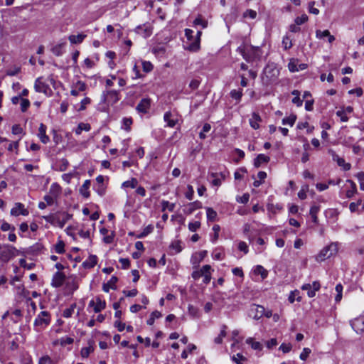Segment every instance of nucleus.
Returning a JSON list of instances; mask_svg holds the SVG:
<instances>
[{"mask_svg":"<svg viewBox=\"0 0 364 364\" xmlns=\"http://www.w3.org/2000/svg\"><path fill=\"white\" fill-rule=\"evenodd\" d=\"M279 73V70L274 63L267 64L262 74V84L266 86L273 84L277 80Z\"/></svg>","mask_w":364,"mask_h":364,"instance_id":"f257e3e1","label":"nucleus"},{"mask_svg":"<svg viewBox=\"0 0 364 364\" xmlns=\"http://www.w3.org/2000/svg\"><path fill=\"white\" fill-rule=\"evenodd\" d=\"M51 314L48 311L39 312L34 319L33 329L37 333L44 331L51 323Z\"/></svg>","mask_w":364,"mask_h":364,"instance_id":"f03ea898","label":"nucleus"},{"mask_svg":"<svg viewBox=\"0 0 364 364\" xmlns=\"http://www.w3.org/2000/svg\"><path fill=\"white\" fill-rule=\"evenodd\" d=\"M237 51L247 62H252L257 59H259L262 55L260 48L252 46L248 47L240 46L237 48Z\"/></svg>","mask_w":364,"mask_h":364,"instance_id":"7ed1b4c3","label":"nucleus"},{"mask_svg":"<svg viewBox=\"0 0 364 364\" xmlns=\"http://www.w3.org/2000/svg\"><path fill=\"white\" fill-rule=\"evenodd\" d=\"M338 252V245L336 243H331L330 245L324 247L319 253L316 255V259L317 262H323L333 255H336Z\"/></svg>","mask_w":364,"mask_h":364,"instance_id":"20e7f679","label":"nucleus"},{"mask_svg":"<svg viewBox=\"0 0 364 364\" xmlns=\"http://www.w3.org/2000/svg\"><path fill=\"white\" fill-rule=\"evenodd\" d=\"M119 100V92L117 90H105L101 96V102L107 105H114Z\"/></svg>","mask_w":364,"mask_h":364,"instance_id":"39448f33","label":"nucleus"},{"mask_svg":"<svg viewBox=\"0 0 364 364\" xmlns=\"http://www.w3.org/2000/svg\"><path fill=\"white\" fill-rule=\"evenodd\" d=\"M17 250L16 247L9 245H0V260L6 262L16 255Z\"/></svg>","mask_w":364,"mask_h":364,"instance_id":"423d86ee","label":"nucleus"},{"mask_svg":"<svg viewBox=\"0 0 364 364\" xmlns=\"http://www.w3.org/2000/svg\"><path fill=\"white\" fill-rule=\"evenodd\" d=\"M209 176L213 178V186H220L222 181L229 176V171L224 168L223 171L221 170L220 172H211L209 173Z\"/></svg>","mask_w":364,"mask_h":364,"instance_id":"0eeeda50","label":"nucleus"},{"mask_svg":"<svg viewBox=\"0 0 364 364\" xmlns=\"http://www.w3.org/2000/svg\"><path fill=\"white\" fill-rule=\"evenodd\" d=\"M250 316L252 317L255 320H259L262 316H264V307L261 305L257 304H252L250 306V311H249Z\"/></svg>","mask_w":364,"mask_h":364,"instance_id":"6e6552de","label":"nucleus"},{"mask_svg":"<svg viewBox=\"0 0 364 364\" xmlns=\"http://www.w3.org/2000/svg\"><path fill=\"white\" fill-rule=\"evenodd\" d=\"M164 120L167 124V127L173 128L178 122L179 117L175 112H166L164 115Z\"/></svg>","mask_w":364,"mask_h":364,"instance_id":"1a4fd4ad","label":"nucleus"},{"mask_svg":"<svg viewBox=\"0 0 364 364\" xmlns=\"http://www.w3.org/2000/svg\"><path fill=\"white\" fill-rule=\"evenodd\" d=\"M321 285L320 283L317 281H315L311 284H304L301 287L302 290L307 291V295L309 297L312 298L316 295V292L320 289Z\"/></svg>","mask_w":364,"mask_h":364,"instance_id":"9d476101","label":"nucleus"},{"mask_svg":"<svg viewBox=\"0 0 364 364\" xmlns=\"http://www.w3.org/2000/svg\"><path fill=\"white\" fill-rule=\"evenodd\" d=\"M96 183L93 186V190L100 196H102L105 193L106 186L105 185V178L102 175L97 176Z\"/></svg>","mask_w":364,"mask_h":364,"instance_id":"9b49d317","label":"nucleus"},{"mask_svg":"<svg viewBox=\"0 0 364 364\" xmlns=\"http://www.w3.org/2000/svg\"><path fill=\"white\" fill-rule=\"evenodd\" d=\"M34 89L36 92H42L45 95H48V92L50 91L49 85L43 80L42 77H39L36 80Z\"/></svg>","mask_w":364,"mask_h":364,"instance_id":"f8f14e48","label":"nucleus"},{"mask_svg":"<svg viewBox=\"0 0 364 364\" xmlns=\"http://www.w3.org/2000/svg\"><path fill=\"white\" fill-rule=\"evenodd\" d=\"M350 326L357 333H362L364 331V315H360L350 321Z\"/></svg>","mask_w":364,"mask_h":364,"instance_id":"ddd939ff","label":"nucleus"},{"mask_svg":"<svg viewBox=\"0 0 364 364\" xmlns=\"http://www.w3.org/2000/svg\"><path fill=\"white\" fill-rule=\"evenodd\" d=\"M135 32L143 38H148L152 34V27L149 23H144L136 26Z\"/></svg>","mask_w":364,"mask_h":364,"instance_id":"4468645a","label":"nucleus"},{"mask_svg":"<svg viewBox=\"0 0 364 364\" xmlns=\"http://www.w3.org/2000/svg\"><path fill=\"white\" fill-rule=\"evenodd\" d=\"M28 214V210L25 208L24 205L21 203H16L14 206L11 210V215L15 217L19 216L21 215L26 216Z\"/></svg>","mask_w":364,"mask_h":364,"instance_id":"2eb2a0df","label":"nucleus"},{"mask_svg":"<svg viewBox=\"0 0 364 364\" xmlns=\"http://www.w3.org/2000/svg\"><path fill=\"white\" fill-rule=\"evenodd\" d=\"M65 280V275L61 272H56L52 277L51 286L55 288H59L63 286Z\"/></svg>","mask_w":364,"mask_h":364,"instance_id":"dca6fc26","label":"nucleus"},{"mask_svg":"<svg viewBox=\"0 0 364 364\" xmlns=\"http://www.w3.org/2000/svg\"><path fill=\"white\" fill-rule=\"evenodd\" d=\"M89 307H93V310L95 313H99L106 307V303L105 301H102L100 299H97L95 301L91 300L89 302Z\"/></svg>","mask_w":364,"mask_h":364,"instance_id":"f3484780","label":"nucleus"},{"mask_svg":"<svg viewBox=\"0 0 364 364\" xmlns=\"http://www.w3.org/2000/svg\"><path fill=\"white\" fill-rule=\"evenodd\" d=\"M261 121V117L256 112H253L249 119L250 125L254 129H258L259 128V122Z\"/></svg>","mask_w":364,"mask_h":364,"instance_id":"a211bd4d","label":"nucleus"},{"mask_svg":"<svg viewBox=\"0 0 364 364\" xmlns=\"http://www.w3.org/2000/svg\"><path fill=\"white\" fill-rule=\"evenodd\" d=\"M38 136L43 144H47L50 140L49 136L46 135V126L43 123L39 126Z\"/></svg>","mask_w":364,"mask_h":364,"instance_id":"6ab92c4d","label":"nucleus"},{"mask_svg":"<svg viewBox=\"0 0 364 364\" xmlns=\"http://www.w3.org/2000/svg\"><path fill=\"white\" fill-rule=\"evenodd\" d=\"M97 257L96 255H91L82 262V265L85 269H92L97 264Z\"/></svg>","mask_w":364,"mask_h":364,"instance_id":"aec40b11","label":"nucleus"},{"mask_svg":"<svg viewBox=\"0 0 364 364\" xmlns=\"http://www.w3.org/2000/svg\"><path fill=\"white\" fill-rule=\"evenodd\" d=\"M270 161V158L263 154H258L254 159V166L256 168L260 167L263 164H267Z\"/></svg>","mask_w":364,"mask_h":364,"instance_id":"412c9836","label":"nucleus"},{"mask_svg":"<svg viewBox=\"0 0 364 364\" xmlns=\"http://www.w3.org/2000/svg\"><path fill=\"white\" fill-rule=\"evenodd\" d=\"M118 279L115 276H112L110 279L106 283L103 284L102 290L105 292H109V289H116V283L117 282Z\"/></svg>","mask_w":364,"mask_h":364,"instance_id":"4be33fe9","label":"nucleus"},{"mask_svg":"<svg viewBox=\"0 0 364 364\" xmlns=\"http://www.w3.org/2000/svg\"><path fill=\"white\" fill-rule=\"evenodd\" d=\"M182 242L180 240H176L169 245V251L171 255H176L181 252L183 250Z\"/></svg>","mask_w":364,"mask_h":364,"instance_id":"5701e85b","label":"nucleus"},{"mask_svg":"<svg viewBox=\"0 0 364 364\" xmlns=\"http://www.w3.org/2000/svg\"><path fill=\"white\" fill-rule=\"evenodd\" d=\"M91 185L90 180H85L80 188V193L85 198H88L90 196L89 188Z\"/></svg>","mask_w":364,"mask_h":364,"instance_id":"b1692460","label":"nucleus"},{"mask_svg":"<svg viewBox=\"0 0 364 364\" xmlns=\"http://www.w3.org/2000/svg\"><path fill=\"white\" fill-rule=\"evenodd\" d=\"M150 107V100L146 98L142 99L136 106L139 112L146 113Z\"/></svg>","mask_w":364,"mask_h":364,"instance_id":"393cba45","label":"nucleus"},{"mask_svg":"<svg viewBox=\"0 0 364 364\" xmlns=\"http://www.w3.org/2000/svg\"><path fill=\"white\" fill-rule=\"evenodd\" d=\"M346 183H349L350 187L346 191V196L348 198H351L357 193V186L354 181L347 179Z\"/></svg>","mask_w":364,"mask_h":364,"instance_id":"a878e982","label":"nucleus"},{"mask_svg":"<svg viewBox=\"0 0 364 364\" xmlns=\"http://www.w3.org/2000/svg\"><path fill=\"white\" fill-rule=\"evenodd\" d=\"M202 34V32L200 31H197L196 37L193 40V42H191L188 45V49L191 50H197L199 49L200 47V37Z\"/></svg>","mask_w":364,"mask_h":364,"instance_id":"bb28decb","label":"nucleus"},{"mask_svg":"<svg viewBox=\"0 0 364 364\" xmlns=\"http://www.w3.org/2000/svg\"><path fill=\"white\" fill-rule=\"evenodd\" d=\"M61 193V188L57 183L51 184L49 190V195L52 197L58 198Z\"/></svg>","mask_w":364,"mask_h":364,"instance_id":"cd10ccee","label":"nucleus"},{"mask_svg":"<svg viewBox=\"0 0 364 364\" xmlns=\"http://www.w3.org/2000/svg\"><path fill=\"white\" fill-rule=\"evenodd\" d=\"M245 342L247 344L250 345L253 350L259 351L262 350V344L260 342L255 341L253 338H247Z\"/></svg>","mask_w":364,"mask_h":364,"instance_id":"c85d7f7f","label":"nucleus"},{"mask_svg":"<svg viewBox=\"0 0 364 364\" xmlns=\"http://www.w3.org/2000/svg\"><path fill=\"white\" fill-rule=\"evenodd\" d=\"M211 270L212 268L210 265L205 264L203 266V271H205V273L203 274V283L207 284H208L211 280Z\"/></svg>","mask_w":364,"mask_h":364,"instance_id":"c756f323","label":"nucleus"},{"mask_svg":"<svg viewBox=\"0 0 364 364\" xmlns=\"http://www.w3.org/2000/svg\"><path fill=\"white\" fill-rule=\"evenodd\" d=\"M65 45V42L56 44L55 46H54L52 48V49H51L52 53L56 56L62 55L64 53L63 48H64Z\"/></svg>","mask_w":364,"mask_h":364,"instance_id":"7c9ffc66","label":"nucleus"},{"mask_svg":"<svg viewBox=\"0 0 364 364\" xmlns=\"http://www.w3.org/2000/svg\"><path fill=\"white\" fill-rule=\"evenodd\" d=\"M86 35L80 33L77 35H71L69 36L68 39L73 44H78L81 43L83 40L85 38Z\"/></svg>","mask_w":364,"mask_h":364,"instance_id":"2f4dec72","label":"nucleus"},{"mask_svg":"<svg viewBox=\"0 0 364 364\" xmlns=\"http://www.w3.org/2000/svg\"><path fill=\"white\" fill-rule=\"evenodd\" d=\"M320 211V206L319 205H312L310 208V215L311 216L312 221L317 224L318 222V219L317 217L318 213Z\"/></svg>","mask_w":364,"mask_h":364,"instance_id":"473e14b6","label":"nucleus"},{"mask_svg":"<svg viewBox=\"0 0 364 364\" xmlns=\"http://www.w3.org/2000/svg\"><path fill=\"white\" fill-rule=\"evenodd\" d=\"M161 210L163 212L166 211V210H168L170 212H172L174 210V208H175V203H170L169 201L168 200H163L161 203Z\"/></svg>","mask_w":364,"mask_h":364,"instance_id":"72a5a7b5","label":"nucleus"},{"mask_svg":"<svg viewBox=\"0 0 364 364\" xmlns=\"http://www.w3.org/2000/svg\"><path fill=\"white\" fill-rule=\"evenodd\" d=\"M291 94L294 96L292 99V102L297 107H301L303 104V100L300 98V92L297 90H294L291 92Z\"/></svg>","mask_w":364,"mask_h":364,"instance_id":"f704fd0d","label":"nucleus"},{"mask_svg":"<svg viewBox=\"0 0 364 364\" xmlns=\"http://www.w3.org/2000/svg\"><path fill=\"white\" fill-rule=\"evenodd\" d=\"M138 185V181L135 178H132L130 180L126 181L122 183V188H135Z\"/></svg>","mask_w":364,"mask_h":364,"instance_id":"c9c22d12","label":"nucleus"},{"mask_svg":"<svg viewBox=\"0 0 364 364\" xmlns=\"http://www.w3.org/2000/svg\"><path fill=\"white\" fill-rule=\"evenodd\" d=\"M254 272L255 274L260 275L262 279H265L268 275L267 271L261 265L256 266Z\"/></svg>","mask_w":364,"mask_h":364,"instance_id":"e433bc0d","label":"nucleus"},{"mask_svg":"<svg viewBox=\"0 0 364 364\" xmlns=\"http://www.w3.org/2000/svg\"><path fill=\"white\" fill-rule=\"evenodd\" d=\"M90 129L91 126L90 124L81 122L78 124L75 130V134L80 135L82 131L88 132L90 130Z\"/></svg>","mask_w":364,"mask_h":364,"instance_id":"4c0bfd02","label":"nucleus"},{"mask_svg":"<svg viewBox=\"0 0 364 364\" xmlns=\"http://www.w3.org/2000/svg\"><path fill=\"white\" fill-rule=\"evenodd\" d=\"M242 89H239V90H232L230 91V97L233 99V100H235L237 102H239L240 100H241V98L242 97Z\"/></svg>","mask_w":364,"mask_h":364,"instance_id":"58836bf2","label":"nucleus"},{"mask_svg":"<svg viewBox=\"0 0 364 364\" xmlns=\"http://www.w3.org/2000/svg\"><path fill=\"white\" fill-rule=\"evenodd\" d=\"M207 219L209 221H215L217 218V213L212 208L208 207L205 208Z\"/></svg>","mask_w":364,"mask_h":364,"instance_id":"ea45409f","label":"nucleus"},{"mask_svg":"<svg viewBox=\"0 0 364 364\" xmlns=\"http://www.w3.org/2000/svg\"><path fill=\"white\" fill-rule=\"evenodd\" d=\"M161 316L162 314L161 312L158 311H153L151 314L149 318L146 321L147 324L149 326H152L154 323L155 319L159 318L160 317H161Z\"/></svg>","mask_w":364,"mask_h":364,"instance_id":"a19ab883","label":"nucleus"},{"mask_svg":"<svg viewBox=\"0 0 364 364\" xmlns=\"http://www.w3.org/2000/svg\"><path fill=\"white\" fill-rule=\"evenodd\" d=\"M296 119V115L291 114L290 116L284 117L282 119V124L283 125H289L290 127H292L294 124Z\"/></svg>","mask_w":364,"mask_h":364,"instance_id":"79ce46f5","label":"nucleus"},{"mask_svg":"<svg viewBox=\"0 0 364 364\" xmlns=\"http://www.w3.org/2000/svg\"><path fill=\"white\" fill-rule=\"evenodd\" d=\"M298 63L299 60L297 59H291L288 63V68L289 71L291 73L298 72Z\"/></svg>","mask_w":364,"mask_h":364,"instance_id":"37998d69","label":"nucleus"},{"mask_svg":"<svg viewBox=\"0 0 364 364\" xmlns=\"http://www.w3.org/2000/svg\"><path fill=\"white\" fill-rule=\"evenodd\" d=\"M76 308V304H73L69 308L65 309L63 312V316L64 318H70Z\"/></svg>","mask_w":364,"mask_h":364,"instance_id":"c03bdc74","label":"nucleus"},{"mask_svg":"<svg viewBox=\"0 0 364 364\" xmlns=\"http://www.w3.org/2000/svg\"><path fill=\"white\" fill-rule=\"evenodd\" d=\"M90 102L91 100L89 97H86L81 100L79 107L76 106L75 108L78 112L82 111L85 109L87 105H89Z\"/></svg>","mask_w":364,"mask_h":364,"instance_id":"a18cd8bd","label":"nucleus"},{"mask_svg":"<svg viewBox=\"0 0 364 364\" xmlns=\"http://www.w3.org/2000/svg\"><path fill=\"white\" fill-rule=\"evenodd\" d=\"M71 215L68 213H63L62 218H58L57 222L60 228H63L65 223L70 219Z\"/></svg>","mask_w":364,"mask_h":364,"instance_id":"49530a36","label":"nucleus"},{"mask_svg":"<svg viewBox=\"0 0 364 364\" xmlns=\"http://www.w3.org/2000/svg\"><path fill=\"white\" fill-rule=\"evenodd\" d=\"M343 286L341 284H336L335 287V290L337 292L336 296H335L336 302H339L342 299V292H343Z\"/></svg>","mask_w":364,"mask_h":364,"instance_id":"de8ad7c7","label":"nucleus"},{"mask_svg":"<svg viewBox=\"0 0 364 364\" xmlns=\"http://www.w3.org/2000/svg\"><path fill=\"white\" fill-rule=\"evenodd\" d=\"M154 230V226L152 225H149L146 226L143 231L137 236L138 238H143L147 236L149 234L151 233Z\"/></svg>","mask_w":364,"mask_h":364,"instance_id":"09e8293b","label":"nucleus"},{"mask_svg":"<svg viewBox=\"0 0 364 364\" xmlns=\"http://www.w3.org/2000/svg\"><path fill=\"white\" fill-rule=\"evenodd\" d=\"M210 129H211L210 124H209L208 123L205 124L203 125V128H202V130L199 133L200 139H205L206 138V134H205L209 132Z\"/></svg>","mask_w":364,"mask_h":364,"instance_id":"8fccbe9b","label":"nucleus"},{"mask_svg":"<svg viewBox=\"0 0 364 364\" xmlns=\"http://www.w3.org/2000/svg\"><path fill=\"white\" fill-rule=\"evenodd\" d=\"M72 87L78 90V91L83 92L86 90L87 85L84 82L77 80L73 84Z\"/></svg>","mask_w":364,"mask_h":364,"instance_id":"3c124183","label":"nucleus"},{"mask_svg":"<svg viewBox=\"0 0 364 364\" xmlns=\"http://www.w3.org/2000/svg\"><path fill=\"white\" fill-rule=\"evenodd\" d=\"M193 24L194 26H200L202 28H205L208 26V22L206 20L202 18L201 16H199L193 21Z\"/></svg>","mask_w":364,"mask_h":364,"instance_id":"603ef678","label":"nucleus"},{"mask_svg":"<svg viewBox=\"0 0 364 364\" xmlns=\"http://www.w3.org/2000/svg\"><path fill=\"white\" fill-rule=\"evenodd\" d=\"M93 350L94 348L92 346L84 347L80 350V355L82 358H87Z\"/></svg>","mask_w":364,"mask_h":364,"instance_id":"864d4df0","label":"nucleus"},{"mask_svg":"<svg viewBox=\"0 0 364 364\" xmlns=\"http://www.w3.org/2000/svg\"><path fill=\"white\" fill-rule=\"evenodd\" d=\"M142 69L145 73H149L153 70V65L149 61L141 60Z\"/></svg>","mask_w":364,"mask_h":364,"instance_id":"5fc2aeb1","label":"nucleus"},{"mask_svg":"<svg viewBox=\"0 0 364 364\" xmlns=\"http://www.w3.org/2000/svg\"><path fill=\"white\" fill-rule=\"evenodd\" d=\"M132 124V119L124 117L122 119V128L126 131H129L130 129V127Z\"/></svg>","mask_w":364,"mask_h":364,"instance_id":"6e6d98bb","label":"nucleus"},{"mask_svg":"<svg viewBox=\"0 0 364 364\" xmlns=\"http://www.w3.org/2000/svg\"><path fill=\"white\" fill-rule=\"evenodd\" d=\"M188 230L191 232H196L200 228V221L190 222L188 223Z\"/></svg>","mask_w":364,"mask_h":364,"instance_id":"4d7b16f0","label":"nucleus"},{"mask_svg":"<svg viewBox=\"0 0 364 364\" xmlns=\"http://www.w3.org/2000/svg\"><path fill=\"white\" fill-rule=\"evenodd\" d=\"M196 349V346L194 344H188L187 349L184 350L181 353V358L186 359L188 357V353H191L193 350Z\"/></svg>","mask_w":364,"mask_h":364,"instance_id":"13d9d810","label":"nucleus"},{"mask_svg":"<svg viewBox=\"0 0 364 364\" xmlns=\"http://www.w3.org/2000/svg\"><path fill=\"white\" fill-rule=\"evenodd\" d=\"M55 251L58 254H62L65 252V244L63 241L60 240L55 245Z\"/></svg>","mask_w":364,"mask_h":364,"instance_id":"bf43d9fd","label":"nucleus"},{"mask_svg":"<svg viewBox=\"0 0 364 364\" xmlns=\"http://www.w3.org/2000/svg\"><path fill=\"white\" fill-rule=\"evenodd\" d=\"M360 183V188L364 191V172L360 171L355 175Z\"/></svg>","mask_w":364,"mask_h":364,"instance_id":"052dcab7","label":"nucleus"},{"mask_svg":"<svg viewBox=\"0 0 364 364\" xmlns=\"http://www.w3.org/2000/svg\"><path fill=\"white\" fill-rule=\"evenodd\" d=\"M232 361H234L236 364H242V361L246 360V358L243 356L241 353H237L232 357Z\"/></svg>","mask_w":364,"mask_h":364,"instance_id":"680f3d73","label":"nucleus"},{"mask_svg":"<svg viewBox=\"0 0 364 364\" xmlns=\"http://www.w3.org/2000/svg\"><path fill=\"white\" fill-rule=\"evenodd\" d=\"M74 342V339L71 337L65 336L62 337L60 339V343L61 346H65L66 345H70L73 344Z\"/></svg>","mask_w":364,"mask_h":364,"instance_id":"e2e57ef3","label":"nucleus"},{"mask_svg":"<svg viewBox=\"0 0 364 364\" xmlns=\"http://www.w3.org/2000/svg\"><path fill=\"white\" fill-rule=\"evenodd\" d=\"M205 273V271H203V266L200 269H198V270H195L192 273V277L195 279V280H198L201 277L203 276Z\"/></svg>","mask_w":364,"mask_h":364,"instance_id":"0e129e2a","label":"nucleus"},{"mask_svg":"<svg viewBox=\"0 0 364 364\" xmlns=\"http://www.w3.org/2000/svg\"><path fill=\"white\" fill-rule=\"evenodd\" d=\"M202 207L201 202L196 200L189 204V212L192 213L196 209H199Z\"/></svg>","mask_w":364,"mask_h":364,"instance_id":"69168bd1","label":"nucleus"},{"mask_svg":"<svg viewBox=\"0 0 364 364\" xmlns=\"http://www.w3.org/2000/svg\"><path fill=\"white\" fill-rule=\"evenodd\" d=\"M282 45L284 50H288L292 46L291 39L288 36H284L282 40Z\"/></svg>","mask_w":364,"mask_h":364,"instance_id":"338daca9","label":"nucleus"},{"mask_svg":"<svg viewBox=\"0 0 364 364\" xmlns=\"http://www.w3.org/2000/svg\"><path fill=\"white\" fill-rule=\"evenodd\" d=\"M53 361L48 355H44L40 358L38 364H52Z\"/></svg>","mask_w":364,"mask_h":364,"instance_id":"774afa93","label":"nucleus"}]
</instances>
